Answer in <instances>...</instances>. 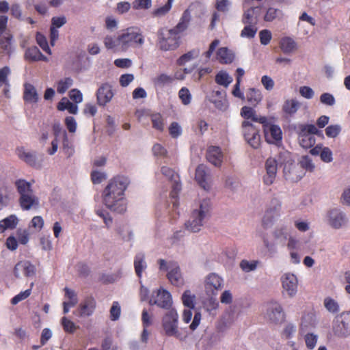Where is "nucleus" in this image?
<instances>
[{
  "label": "nucleus",
  "mask_w": 350,
  "mask_h": 350,
  "mask_svg": "<svg viewBox=\"0 0 350 350\" xmlns=\"http://www.w3.org/2000/svg\"><path fill=\"white\" fill-rule=\"evenodd\" d=\"M129 183V178L123 176H118L109 181L103 193V202L107 208L118 213L126 211L124 196Z\"/></svg>",
  "instance_id": "obj_1"
},
{
  "label": "nucleus",
  "mask_w": 350,
  "mask_h": 350,
  "mask_svg": "<svg viewBox=\"0 0 350 350\" xmlns=\"http://www.w3.org/2000/svg\"><path fill=\"white\" fill-rule=\"evenodd\" d=\"M190 20V12L186 10L175 27L159 29L157 43L159 48L164 51L176 49L180 45V33L187 29Z\"/></svg>",
  "instance_id": "obj_2"
},
{
  "label": "nucleus",
  "mask_w": 350,
  "mask_h": 350,
  "mask_svg": "<svg viewBox=\"0 0 350 350\" xmlns=\"http://www.w3.org/2000/svg\"><path fill=\"white\" fill-rule=\"evenodd\" d=\"M241 116L245 119L242 122V129L245 140L252 148L255 149L259 148L260 144V129L252 122L260 124L266 123L267 118L258 116L253 108L247 106L241 108Z\"/></svg>",
  "instance_id": "obj_3"
},
{
  "label": "nucleus",
  "mask_w": 350,
  "mask_h": 350,
  "mask_svg": "<svg viewBox=\"0 0 350 350\" xmlns=\"http://www.w3.org/2000/svg\"><path fill=\"white\" fill-rule=\"evenodd\" d=\"M211 203L210 200H203L198 208L193 210L189 219L185 222L186 229L191 232H198L211 215Z\"/></svg>",
  "instance_id": "obj_4"
},
{
  "label": "nucleus",
  "mask_w": 350,
  "mask_h": 350,
  "mask_svg": "<svg viewBox=\"0 0 350 350\" xmlns=\"http://www.w3.org/2000/svg\"><path fill=\"white\" fill-rule=\"evenodd\" d=\"M118 41L120 51H126L130 47L141 48L144 44V37L139 28L130 27L120 33Z\"/></svg>",
  "instance_id": "obj_5"
},
{
  "label": "nucleus",
  "mask_w": 350,
  "mask_h": 350,
  "mask_svg": "<svg viewBox=\"0 0 350 350\" xmlns=\"http://www.w3.org/2000/svg\"><path fill=\"white\" fill-rule=\"evenodd\" d=\"M204 291L206 295L205 304L211 309L217 307V293L219 291V275L215 273L208 274L204 281Z\"/></svg>",
  "instance_id": "obj_6"
},
{
  "label": "nucleus",
  "mask_w": 350,
  "mask_h": 350,
  "mask_svg": "<svg viewBox=\"0 0 350 350\" xmlns=\"http://www.w3.org/2000/svg\"><path fill=\"white\" fill-rule=\"evenodd\" d=\"M8 21L7 16H0V49L2 52L10 55L14 51V36L8 29Z\"/></svg>",
  "instance_id": "obj_7"
},
{
  "label": "nucleus",
  "mask_w": 350,
  "mask_h": 350,
  "mask_svg": "<svg viewBox=\"0 0 350 350\" xmlns=\"http://www.w3.org/2000/svg\"><path fill=\"white\" fill-rule=\"evenodd\" d=\"M299 144L305 149H308L315 144L314 134L318 133V129L314 124H298L296 126Z\"/></svg>",
  "instance_id": "obj_8"
},
{
  "label": "nucleus",
  "mask_w": 350,
  "mask_h": 350,
  "mask_svg": "<svg viewBox=\"0 0 350 350\" xmlns=\"http://www.w3.org/2000/svg\"><path fill=\"white\" fill-rule=\"evenodd\" d=\"M178 315L174 309L169 310L163 318L162 325L165 334L169 336H178Z\"/></svg>",
  "instance_id": "obj_9"
},
{
  "label": "nucleus",
  "mask_w": 350,
  "mask_h": 350,
  "mask_svg": "<svg viewBox=\"0 0 350 350\" xmlns=\"http://www.w3.org/2000/svg\"><path fill=\"white\" fill-rule=\"evenodd\" d=\"M332 331L336 336L341 338L350 334V312L342 314L334 321Z\"/></svg>",
  "instance_id": "obj_10"
},
{
  "label": "nucleus",
  "mask_w": 350,
  "mask_h": 350,
  "mask_svg": "<svg viewBox=\"0 0 350 350\" xmlns=\"http://www.w3.org/2000/svg\"><path fill=\"white\" fill-rule=\"evenodd\" d=\"M267 317L274 323H281L285 319V314L281 305L276 301H270L267 306Z\"/></svg>",
  "instance_id": "obj_11"
},
{
  "label": "nucleus",
  "mask_w": 350,
  "mask_h": 350,
  "mask_svg": "<svg viewBox=\"0 0 350 350\" xmlns=\"http://www.w3.org/2000/svg\"><path fill=\"white\" fill-rule=\"evenodd\" d=\"M272 206L267 208L262 220V224L267 228L273 224L274 218L280 215L281 203L277 199L271 200Z\"/></svg>",
  "instance_id": "obj_12"
},
{
  "label": "nucleus",
  "mask_w": 350,
  "mask_h": 350,
  "mask_svg": "<svg viewBox=\"0 0 350 350\" xmlns=\"http://www.w3.org/2000/svg\"><path fill=\"white\" fill-rule=\"evenodd\" d=\"M163 176L167 177L172 183V190L170 196L172 198H176L178 193L181 190V185L178 175L171 168L167 166H163L161 169Z\"/></svg>",
  "instance_id": "obj_13"
},
{
  "label": "nucleus",
  "mask_w": 350,
  "mask_h": 350,
  "mask_svg": "<svg viewBox=\"0 0 350 350\" xmlns=\"http://www.w3.org/2000/svg\"><path fill=\"white\" fill-rule=\"evenodd\" d=\"M266 141L269 144H274L282 139V131L280 128L275 124H271L266 121L262 123Z\"/></svg>",
  "instance_id": "obj_14"
},
{
  "label": "nucleus",
  "mask_w": 350,
  "mask_h": 350,
  "mask_svg": "<svg viewBox=\"0 0 350 350\" xmlns=\"http://www.w3.org/2000/svg\"><path fill=\"white\" fill-rule=\"evenodd\" d=\"M149 304L150 305H157L161 308L170 309L172 304V296L166 290H159L156 297L150 299Z\"/></svg>",
  "instance_id": "obj_15"
},
{
  "label": "nucleus",
  "mask_w": 350,
  "mask_h": 350,
  "mask_svg": "<svg viewBox=\"0 0 350 350\" xmlns=\"http://www.w3.org/2000/svg\"><path fill=\"white\" fill-rule=\"evenodd\" d=\"M169 271L167 274V279L174 286H181L184 280L180 271V268L176 262L170 261L168 262Z\"/></svg>",
  "instance_id": "obj_16"
},
{
  "label": "nucleus",
  "mask_w": 350,
  "mask_h": 350,
  "mask_svg": "<svg viewBox=\"0 0 350 350\" xmlns=\"http://www.w3.org/2000/svg\"><path fill=\"white\" fill-rule=\"evenodd\" d=\"M112 86L108 83H103L96 92L97 103L100 106H105L109 103L113 97Z\"/></svg>",
  "instance_id": "obj_17"
},
{
  "label": "nucleus",
  "mask_w": 350,
  "mask_h": 350,
  "mask_svg": "<svg viewBox=\"0 0 350 350\" xmlns=\"http://www.w3.org/2000/svg\"><path fill=\"white\" fill-rule=\"evenodd\" d=\"M282 284L284 291L290 297L295 295L297 291L298 281L293 273H286L282 277Z\"/></svg>",
  "instance_id": "obj_18"
},
{
  "label": "nucleus",
  "mask_w": 350,
  "mask_h": 350,
  "mask_svg": "<svg viewBox=\"0 0 350 350\" xmlns=\"http://www.w3.org/2000/svg\"><path fill=\"white\" fill-rule=\"evenodd\" d=\"M266 174L263 176V182L267 185H271L276 177L278 163L272 157H269L265 162Z\"/></svg>",
  "instance_id": "obj_19"
},
{
  "label": "nucleus",
  "mask_w": 350,
  "mask_h": 350,
  "mask_svg": "<svg viewBox=\"0 0 350 350\" xmlns=\"http://www.w3.org/2000/svg\"><path fill=\"white\" fill-rule=\"evenodd\" d=\"M328 222L332 228L338 229L346 224L347 219L342 211L334 208L328 212Z\"/></svg>",
  "instance_id": "obj_20"
},
{
  "label": "nucleus",
  "mask_w": 350,
  "mask_h": 350,
  "mask_svg": "<svg viewBox=\"0 0 350 350\" xmlns=\"http://www.w3.org/2000/svg\"><path fill=\"white\" fill-rule=\"evenodd\" d=\"M18 157L30 166L39 168L40 163L37 161L36 152L27 151L23 147L16 149Z\"/></svg>",
  "instance_id": "obj_21"
},
{
  "label": "nucleus",
  "mask_w": 350,
  "mask_h": 350,
  "mask_svg": "<svg viewBox=\"0 0 350 350\" xmlns=\"http://www.w3.org/2000/svg\"><path fill=\"white\" fill-rule=\"evenodd\" d=\"M18 201L21 208L25 211L37 208L39 206V200L33 192L20 196Z\"/></svg>",
  "instance_id": "obj_22"
},
{
  "label": "nucleus",
  "mask_w": 350,
  "mask_h": 350,
  "mask_svg": "<svg viewBox=\"0 0 350 350\" xmlns=\"http://www.w3.org/2000/svg\"><path fill=\"white\" fill-rule=\"evenodd\" d=\"M23 99L28 103H36L38 102L40 97L36 88L31 83H25Z\"/></svg>",
  "instance_id": "obj_23"
},
{
  "label": "nucleus",
  "mask_w": 350,
  "mask_h": 350,
  "mask_svg": "<svg viewBox=\"0 0 350 350\" xmlns=\"http://www.w3.org/2000/svg\"><path fill=\"white\" fill-rule=\"evenodd\" d=\"M96 300L92 297H88L80 305V316L88 317L93 314L96 308Z\"/></svg>",
  "instance_id": "obj_24"
},
{
  "label": "nucleus",
  "mask_w": 350,
  "mask_h": 350,
  "mask_svg": "<svg viewBox=\"0 0 350 350\" xmlns=\"http://www.w3.org/2000/svg\"><path fill=\"white\" fill-rule=\"evenodd\" d=\"M196 180L204 190L210 189L208 183V175L206 173L205 167L203 165H199L196 170Z\"/></svg>",
  "instance_id": "obj_25"
},
{
  "label": "nucleus",
  "mask_w": 350,
  "mask_h": 350,
  "mask_svg": "<svg viewBox=\"0 0 350 350\" xmlns=\"http://www.w3.org/2000/svg\"><path fill=\"white\" fill-rule=\"evenodd\" d=\"M205 105L212 111H216L219 107V90H213L209 92L205 99Z\"/></svg>",
  "instance_id": "obj_26"
},
{
  "label": "nucleus",
  "mask_w": 350,
  "mask_h": 350,
  "mask_svg": "<svg viewBox=\"0 0 350 350\" xmlns=\"http://www.w3.org/2000/svg\"><path fill=\"white\" fill-rule=\"evenodd\" d=\"M247 101L252 106L256 107L262 99L261 92L256 88H249L246 93Z\"/></svg>",
  "instance_id": "obj_27"
},
{
  "label": "nucleus",
  "mask_w": 350,
  "mask_h": 350,
  "mask_svg": "<svg viewBox=\"0 0 350 350\" xmlns=\"http://www.w3.org/2000/svg\"><path fill=\"white\" fill-rule=\"evenodd\" d=\"M207 60H217L219 58V40H214L209 45L208 49L204 53Z\"/></svg>",
  "instance_id": "obj_28"
},
{
  "label": "nucleus",
  "mask_w": 350,
  "mask_h": 350,
  "mask_svg": "<svg viewBox=\"0 0 350 350\" xmlns=\"http://www.w3.org/2000/svg\"><path fill=\"white\" fill-rule=\"evenodd\" d=\"M18 222V219L14 215L0 221V233L3 232L7 229H14L16 228Z\"/></svg>",
  "instance_id": "obj_29"
},
{
  "label": "nucleus",
  "mask_w": 350,
  "mask_h": 350,
  "mask_svg": "<svg viewBox=\"0 0 350 350\" xmlns=\"http://www.w3.org/2000/svg\"><path fill=\"white\" fill-rule=\"evenodd\" d=\"M134 267L136 275L140 278L142 275V272L147 267L144 254H138L135 256L134 260Z\"/></svg>",
  "instance_id": "obj_30"
},
{
  "label": "nucleus",
  "mask_w": 350,
  "mask_h": 350,
  "mask_svg": "<svg viewBox=\"0 0 350 350\" xmlns=\"http://www.w3.org/2000/svg\"><path fill=\"white\" fill-rule=\"evenodd\" d=\"M259 9V7L250 8L245 11L242 16V23L245 25H257L258 19L257 16H254V13Z\"/></svg>",
  "instance_id": "obj_31"
},
{
  "label": "nucleus",
  "mask_w": 350,
  "mask_h": 350,
  "mask_svg": "<svg viewBox=\"0 0 350 350\" xmlns=\"http://www.w3.org/2000/svg\"><path fill=\"white\" fill-rule=\"evenodd\" d=\"M15 186L20 196L33 192L31 183L24 179H18L16 180Z\"/></svg>",
  "instance_id": "obj_32"
},
{
  "label": "nucleus",
  "mask_w": 350,
  "mask_h": 350,
  "mask_svg": "<svg viewBox=\"0 0 350 350\" xmlns=\"http://www.w3.org/2000/svg\"><path fill=\"white\" fill-rule=\"evenodd\" d=\"M22 268V273L26 277H31L35 275L36 268L29 261H21L16 264V269Z\"/></svg>",
  "instance_id": "obj_33"
},
{
  "label": "nucleus",
  "mask_w": 350,
  "mask_h": 350,
  "mask_svg": "<svg viewBox=\"0 0 350 350\" xmlns=\"http://www.w3.org/2000/svg\"><path fill=\"white\" fill-rule=\"evenodd\" d=\"M57 109L59 111L67 109L69 113L76 114L78 111V107L75 104L70 102L66 98H63L57 105Z\"/></svg>",
  "instance_id": "obj_34"
},
{
  "label": "nucleus",
  "mask_w": 350,
  "mask_h": 350,
  "mask_svg": "<svg viewBox=\"0 0 350 350\" xmlns=\"http://www.w3.org/2000/svg\"><path fill=\"white\" fill-rule=\"evenodd\" d=\"M10 201V188L6 185L0 187V206H6Z\"/></svg>",
  "instance_id": "obj_35"
},
{
  "label": "nucleus",
  "mask_w": 350,
  "mask_h": 350,
  "mask_svg": "<svg viewBox=\"0 0 350 350\" xmlns=\"http://www.w3.org/2000/svg\"><path fill=\"white\" fill-rule=\"evenodd\" d=\"M280 49L284 53H291L296 46L295 42L289 37L283 38L280 43Z\"/></svg>",
  "instance_id": "obj_36"
},
{
  "label": "nucleus",
  "mask_w": 350,
  "mask_h": 350,
  "mask_svg": "<svg viewBox=\"0 0 350 350\" xmlns=\"http://www.w3.org/2000/svg\"><path fill=\"white\" fill-rule=\"evenodd\" d=\"M219 148L217 146H210L206 152V159L208 162L215 166L219 164Z\"/></svg>",
  "instance_id": "obj_37"
},
{
  "label": "nucleus",
  "mask_w": 350,
  "mask_h": 350,
  "mask_svg": "<svg viewBox=\"0 0 350 350\" xmlns=\"http://www.w3.org/2000/svg\"><path fill=\"white\" fill-rule=\"evenodd\" d=\"M25 59L30 62L39 61V57H41V52L37 46L28 48L25 53Z\"/></svg>",
  "instance_id": "obj_38"
},
{
  "label": "nucleus",
  "mask_w": 350,
  "mask_h": 350,
  "mask_svg": "<svg viewBox=\"0 0 350 350\" xmlns=\"http://www.w3.org/2000/svg\"><path fill=\"white\" fill-rule=\"evenodd\" d=\"M200 55L199 49H193L192 51H189L187 53L181 55L177 60V64L179 66L185 65L187 62L191 61V59L196 58Z\"/></svg>",
  "instance_id": "obj_39"
},
{
  "label": "nucleus",
  "mask_w": 350,
  "mask_h": 350,
  "mask_svg": "<svg viewBox=\"0 0 350 350\" xmlns=\"http://www.w3.org/2000/svg\"><path fill=\"white\" fill-rule=\"evenodd\" d=\"M116 230L118 234L120 235L123 240L129 241L133 239V232L126 225H120L117 227Z\"/></svg>",
  "instance_id": "obj_40"
},
{
  "label": "nucleus",
  "mask_w": 350,
  "mask_h": 350,
  "mask_svg": "<svg viewBox=\"0 0 350 350\" xmlns=\"http://www.w3.org/2000/svg\"><path fill=\"white\" fill-rule=\"evenodd\" d=\"M62 149L68 157H71L75 152L73 146L71 142L69 141L66 131H63Z\"/></svg>",
  "instance_id": "obj_41"
},
{
  "label": "nucleus",
  "mask_w": 350,
  "mask_h": 350,
  "mask_svg": "<svg viewBox=\"0 0 350 350\" xmlns=\"http://www.w3.org/2000/svg\"><path fill=\"white\" fill-rule=\"evenodd\" d=\"M196 296L189 290L185 291L182 295V301L185 306L194 308Z\"/></svg>",
  "instance_id": "obj_42"
},
{
  "label": "nucleus",
  "mask_w": 350,
  "mask_h": 350,
  "mask_svg": "<svg viewBox=\"0 0 350 350\" xmlns=\"http://www.w3.org/2000/svg\"><path fill=\"white\" fill-rule=\"evenodd\" d=\"M104 44L107 49H113L115 51H120V45H119L118 36L113 38L107 36L104 39Z\"/></svg>",
  "instance_id": "obj_43"
},
{
  "label": "nucleus",
  "mask_w": 350,
  "mask_h": 350,
  "mask_svg": "<svg viewBox=\"0 0 350 350\" xmlns=\"http://www.w3.org/2000/svg\"><path fill=\"white\" fill-rule=\"evenodd\" d=\"M258 31L256 25H245V27L241 31V36L243 38H254Z\"/></svg>",
  "instance_id": "obj_44"
},
{
  "label": "nucleus",
  "mask_w": 350,
  "mask_h": 350,
  "mask_svg": "<svg viewBox=\"0 0 350 350\" xmlns=\"http://www.w3.org/2000/svg\"><path fill=\"white\" fill-rule=\"evenodd\" d=\"M323 304L326 310L331 313H337L339 312V305L338 302L329 297L325 298Z\"/></svg>",
  "instance_id": "obj_45"
},
{
  "label": "nucleus",
  "mask_w": 350,
  "mask_h": 350,
  "mask_svg": "<svg viewBox=\"0 0 350 350\" xmlns=\"http://www.w3.org/2000/svg\"><path fill=\"white\" fill-rule=\"evenodd\" d=\"M299 103L295 100H287L283 106L284 112L288 114H293L296 113L298 109Z\"/></svg>",
  "instance_id": "obj_46"
},
{
  "label": "nucleus",
  "mask_w": 350,
  "mask_h": 350,
  "mask_svg": "<svg viewBox=\"0 0 350 350\" xmlns=\"http://www.w3.org/2000/svg\"><path fill=\"white\" fill-rule=\"evenodd\" d=\"M234 58V54L227 48L220 47V63H231Z\"/></svg>",
  "instance_id": "obj_47"
},
{
  "label": "nucleus",
  "mask_w": 350,
  "mask_h": 350,
  "mask_svg": "<svg viewBox=\"0 0 350 350\" xmlns=\"http://www.w3.org/2000/svg\"><path fill=\"white\" fill-rule=\"evenodd\" d=\"M178 97L184 105H188L191 102L192 96L188 88L183 87L178 92Z\"/></svg>",
  "instance_id": "obj_48"
},
{
  "label": "nucleus",
  "mask_w": 350,
  "mask_h": 350,
  "mask_svg": "<svg viewBox=\"0 0 350 350\" xmlns=\"http://www.w3.org/2000/svg\"><path fill=\"white\" fill-rule=\"evenodd\" d=\"M280 14H282L280 10L274 8H269L264 16V21L266 22H271L276 19Z\"/></svg>",
  "instance_id": "obj_49"
},
{
  "label": "nucleus",
  "mask_w": 350,
  "mask_h": 350,
  "mask_svg": "<svg viewBox=\"0 0 350 350\" xmlns=\"http://www.w3.org/2000/svg\"><path fill=\"white\" fill-rule=\"evenodd\" d=\"M297 169L295 166H292L290 167V170L287 172L286 168L284 167V174L285 178L286 180H289L293 182H296L299 180L301 178V175H297Z\"/></svg>",
  "instance_id": "obj_50"
},
{
  "label": "nucleus",
  "mask_w": 350,
  "mask_h": 350,
  "mask_svg": "<svg viewBox=\"0 0 350 350\" xmlns=\"http://www.w3.org/2000/svg\"><path fill=\"white\" fill-rule=\"evenodd\" d=\"M72 79L70 77L60 80L57 83V91L59 94H64L72 85Z\"/></svg>",
  "instance_id": "obj_51"
},
{
  "label": "nucleus",
  "mask_w": 350,
  "mask_h": 350,
  "mask_svg": "<svg viewBox=\"0 0 350 350\" xmlns=\"http://www.w3.org/2000/svg\"><path fill=\"white\" fill-rule=\"evenodd\" d=\"M259 262L258 260L248 261L243 260L240 262V267L245 272H250L256 269Z\"/></svg>",
  "instance_id": "obj_52"
},
{
  "label": "nucleus",
  "mask_w": 350,
  "mask_h": 350,
  "mask_svg": "<svg viewBox=\"0 0 350 350\" xmlns=\"http://www.w3.org/2000/svg\"><path fill=\"white\" fill-rule=\"evenodd\" d=\"M174 78L166 74H161L155 79L154 83L156 85L159 86H163L172 83Z\"/></svg>",
  "instance_id": "obj_53"
},
{
  "label": "nucleus",
  "mask_w": 350,
  "mask_h": 350,
  "mask_svg": "<svg viewBox=\"0 0 350 350\" xmlns=\"http://www.w3.org/2000/svg\"><path fill=\"white\" fill-rule=\"evenodd\" d=\"M341 131V127L340 125L334 124L329 125L325 129V134L328 137L335 138L336 137Z\"/></svg>",
  "instance_id": "obj_54"
},
{
  "label": "nucleus",
  "mask_w": 350,
  "mask_h": 350,
  "mask_svg": "<svg viewBox=\"0 0 350 350\" xmlns=\"http://www.w3.org/2000/svg\"><path fill=\"white\" fill-rule=\"evenodd\" d=\"M96 213L98 216L103 218V221L105 224L107 228H109L111 226L113 219L109 213L102 209H98L96 211Z\"/></svg>",
  "instance_id": "obj_55"
},
{
  "label": "nucleus",
  "mask_w": 350,
  "mask_h": 350,
  "mask_svg": "<svg viewBox=\"0 0 350 350\" xmlns=\"http://www.w3.org/2000/svg\"><path fill=\"white\" fill-rule=\"evenodd\" d=\"M304 339L306 347L309 349H313L315 347L316 344L317 342L318 337L317 335L312 333H308L306 334Z\"/></svg>",
  "instance_id": "obj_56"
},
{
  "label": "nucleus",
  "mask_w": 350,
  "mask_h": 350,
  "mask_svg": "<svg viewBox=\"0 0 350 350\" xmlns=\"http://www.w3.org/2000/svg\"><path fill=\"white\" fill-rule=\"evenodd\" d=\"M151 121L152 123V126L159 130L163 131V122L161 116L159 113H155L152 115Z\"/></svg>",
  "instance_id": "obj_57"
},
{
  "label": "nucleus",
  "mask_w": 350,
  "mask_h": 350,
  "mask_svg": "<svg viewBox=\"0 0 350 350\" xmlns=\"http://www.w3.org/2000/svg\"><path fill=\"white\" fill-rule=\"evenodd\" d=\"M121 313L120 306L117 301H114L110 308V318L112 321H116L120 318Z\"/></svg>",
  "instance_id": "obj_58"
},
{
  "label": "nucleus",
  "mask_w": 350,
  "mask_h": 350,
  "mask_svg": "<svg viewBox=\"0 0 350 350\" xmlns=\"http://www.w3.org/2000/svg\"><path fill=\"white\" fill-rule=\"evenodd\" d=\"M37 43L42 48L43 51L46 52L48 54H51V51L48 45L46 38L40 33H38L36 36Z\"/></svg>",
  "instance_id": "obj_59"
},
{
  "label": "nucleus",
  "mask_w": 350,
  "mask_h": 350,
  "mask_svg": "<svg viewBox=\"0 0 350 350\" xmlns=\"http://www.w3.org/2000/svg\"><path fill=\"white\" fill-rule=\"evenodd\" d=\"M259 38L260 43L262 45H267L272 38L271 33L268 29H263L259 32Z\"/></svg>",
  "instance_id": "obj_60"
},
{
  "label": "nucleus",
  "mask_w": 350,
  "mask_h": 350,
  "mask_svg": "<svg viewBox=\"0 0 350 350\" xmlns=\"http://www.w3.org/2000/svg\"><path fill=\"white\" fill-rule=\"evenodd\" d=\"M299 165L301 168L305 169L310 172H312L314 168V165L312 163V160L308 156H304L301 158V159L299 162Z\"/></svg>",
  "instance_id": "obj_61"
},
{
  "label": "nucleus",
  "mask_w": 350,
  "mask_h": 350,
  "mask_svg": "<svg viewBox=\"0 0 350 350\" xmlns=\"http://www.w3.org/2000/svg\"><path fill=\"white\" fill-rule=\"evenodd\" d=\"M273 236L275 239H280L284 241H286L288 236L286 228L281 227L276 228L273 232Z\"/></svg>",
  "instance_id": "obj_62"
},
{
  "label": "nucleus",
  "mask_w": 350,
  "mask_h": 350,
  "mask_svg": "<svg viewBox=\"0 0 350 350\" xmlns=\"http://www.w3.org/2000/svg\"><path fill=\"white\" fill-rule=\"evenodd\" d=\"M31 291V289H27L26 291L21 292L19 294H18L16 296H14L11 299L12 304L16 305L18 302H20V301L25 299L26 298H27L30 295Z\"/></svg>",
  "instance_id": "obj_63"
},
{
  "label": "nucleus",
  "mask_w": 350,
  "mask_h": 350,
  "mask_svg": "<svg viewBox=\"0 0 350 350\" xmlns=\"http://www.w3.org/2000/svg\"><path fill=\"white\" fill-rule=\"evenodd\" d=\"M101 347L103 350H118V347L113 344L110 337H107L103 340Z\"/></svg>",
  "instance_id": "obj_64"
}]
</instances>
